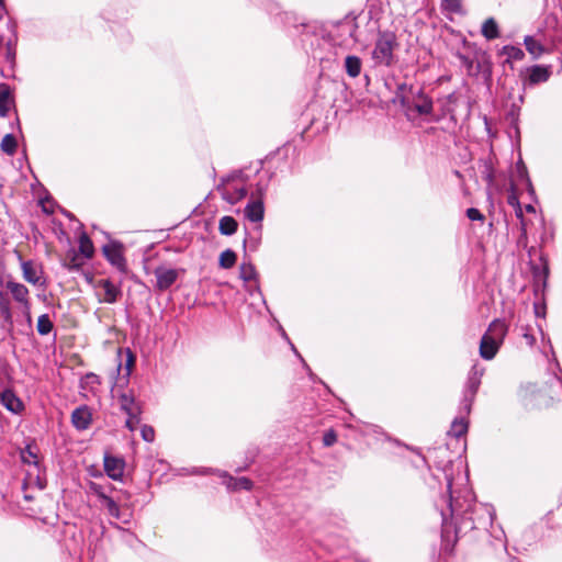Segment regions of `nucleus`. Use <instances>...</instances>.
<instances>
[{
	"label": "nucleus",
	"mask_w": 562,
	"mask_h": 562,
	"mask_svg": "<svg viewBox=\"0 0 562 562\" xmlns=\"http://www.w3.org/2000/svg\"><path fill=\"white\" fill-rule=\"evenodd\" d=\"M449 470H451L450 463ZM443 472L448 494L441 498L445 503V507L440 508L441 538L443 542L448 543L452 541V533L457 539L473 529L487 528L493 522L494 509L490 505L476 504L468 498L461 502L459 496H454L453 480L448 473L447 467Z\"/></svg>",
	"instance_id": "f257e3e1"
},
{
	"label": "nucleus",
	"mask_w": 562,
	"mask_h": 562,
	"mask_svg": "<svg viewBox=\"0 0 562 562\" xmlns=\"http://www.w3.org/2000/svg\"><path fill=\"white\" fill-rule=\"evenodd\" d=\"M268 184V178H260L254 184L244 169H237L223 177L216 189L231 206L238 205L235 211H265Z\"/></svg>",
	"instance_id": "f03ea898"
},
{
	"label": "nucleus",
	"mask_w": 562,
	"mask_h": 562,
	"mask_svg": "<svg viewBox=\"0 0 562 562\" xmlns=\"http://www.w3.org/2000/svg\"><path fill=\"white\" fill-rule=\"evenodd\" d=\"M482 177L486 182L487 195L491 207H495V194H504L506 202L514 211H522L518 193L512 181H508L505 175L497 173L491 161L486 160L483 165Z\"/></svg>",
	"instance_id": "7ed1b4c3"
},
{
	"label": "nucleus",
	"mask_w": 562,
	"mask_h": 562,
	"mask_svg": "<svg viewBox=\"0 0 562 562\" xmlns=\"http://www.w3.org/2000/svg\"><path fill=\"white\" fill-rule=\"evenodd\" d=\"M516 217L519 220L521 234L519 237V244H526L528 236L536 238V232H533V226L541 228L539 234V244L543 246L550 243L554 237V229L552 224L547 223L543 216V213H530L531 217H526V213H515Z\"/></svg>",
	"instance_id": "20e7f679"
},
{
	"label": "nucleus",
	"mask_w": 562,
	"mask_h": 562,
	"mask_svg": "<svg viewBox=\"0 0 562 562\" xmlns=\"http://www.w3.org/2000/svg\"><path fill=\"white\" fill-rule=\"evenodd\" d=\"M254 4L265 9L269 15L273 18L277 24H280L288 29H292V35L301 33V30H305L307 24L305 19L291 11H281V7L274 0H250Z\"/></svg>",
	"instance_id": "39448f33"
},
{
	"label": "nucleus",
	"mask_w": 562,
	"mask_h": 562,
	"mask_svg": "<svg viewBox=\"0 0 562 562\" xmlns=\"http://www.w3.org/2000/svg\"><path fill=\"white\" fill-rule=\"evenodd\" d=\"M398 47L395 33L379 31L371 53L375 66L392 67L396 63L394 50Z\"/></svg>",
	"instance_id": "423d86ee"
},
{
	"label": "nucleus",
	"mask_w": 562,
	"mask_h": 562,
	"mask_svg": "<svg viewBox=\"0 0 562 562\" xmlns=\"http://www.w3.org/2000/svg\"><path fill=\"white\" fill-rule=\"evenodd\" d=\"M409 95L408 104L404 106L407 119H412L415 115H431L434 113V101L431 97L425 93L424 88H416Z\"/></svg>",
	"instance_id": "0eeeda50"
},
{
	"label": "nucleus",
	"mask_w": 562,
	"mask_h": 562,
	"mask_svg": "<svg viewBox=\"0 0 562 562\" xmlns=\"http://www.w3.org/2000/svg\"><path fill=\"white\" fill-rule=\"evenodd\" d=\"M92 491L94 492L99 502L108 510V514L111 517L121 520L123 524H130L132 515L122 513L119 506V503H121L124 498L130 497L128 494H123L122 496H117L116 498H114L106 495L103 488L97 484L92 485Z\"/></svg>",
	"instance_id": "6e6552de"
},
{
	"label": "nucleus",
	"mask_w": 562,
	"mask_h": 562,
	"mask_svg": "<svg viewBox=\"0 0 562 562\" xmlns=\"http://www.w3.org/2000/svg\"><path fill=\"white\" fill-rule=\"evenodd\" d=\"M550 65H532L520 70L519 77L525 87L547 82L552 74Z\"/></svg>",
	"instance_id": "1a4fd4ad"
},
{
	"label": "nucleus",
	"mask_w": 562,
	"mask_h": 562,
	"mask_svg": "<svg viewBox=\"0 0 562 562\" xmlns=\"http://www.w3.org/2000/svg\"><path fill=\"white\" fill-rule=\"evenodd\" d=\"M105 259L120 272H126L127 265L123 252V245L120 241H111L102 247Z\"/></svg>",
	"instance_id": "9d476101"
},
{
	"label": "nucleus",
	"mask_w": 562,
	"mask_h": 562,
	"mask_svg": "<svg viewBox=\"0 0 562 562\" xmlns=\"http://www.w3.org/2000/svg\"><path fill=\"white\" fill-rule=\"evenodd\" d=\"M21 269L26 282L40 288L46 286V280L41 266L35 265L32 260H25L21 262Z\"/></svg>",
	"instance_id": "9b49d317"
},
{
	"label": "nucleus",
	"mask_w": 562,
	"mask_h": 562,
	"mask_svg": "<svg viewBox=\"0 0 562 562\" xmlns=\"http://www.w3.org/2000/svg\"><path fill=\"white\" fill-rule=\"evenodd\" d=\"M179 270L159 266L154 270L156 277V289L159 291L168 290L179 278Z\"/></svg>",
	"instance_id": "f8f14e48"
},
{
	"label": "nucleus",
	"mask_w": 562,
	"mask_h": 562,
	"mask_svg": "<svg viewBox=\"0 0 562 562\" xmlns=\"http://www.w3.org/2000/svg\"><path fill=\"white\" fill-rule=\"evenodd\" d=\"M13 327L14 322L10 299L4 292L0 291V328L8 333H12Z\"/></svg>",
	"instance_id": "ddd939ff"
},
{
	"label": "nucleus",
	"mask_w": 562,
	"mask_h": 562,
	"mask_svg": "<svg viewBox=\"0 0 562 562\" xmlns=\"http://www.w3.org/2000/svg\"><path fill=\"white\" fill-rule=\"evenodd\" d=\"M0 403L12 414H21L24 409L23 401L12 389H5L0 394Z\"/></svg>",
	"instance_id": "4468645a"
},
{
	"label": "nucleus",
	"mask_w": 562,
	"mask_h": 562,
	"mask_svg": "<svg viewBox=\"0 0 562 562\" xmlns=\"http://www.w3.org/2000/svg\"><path fill=\"white\" fill-rule=\"evenodd\" d=\"M104 471L112 480H119L123 476L125 462L122 458L105 454L103 460Z\"/></svg>",
	"instance_id": "2eb2a0df"
},
{
	"label": "nucleus",
	"mask_w": 562,
	"mask_h": 562,
	"mask_svg": "<svg viewBox=\"0 0 562 562\" xmlns=\"http://www.w3.org/2000/svg\"><path fill=\"white\" fill-rule=\"evenodd\" d=\"M92 422V414L87 405H82L74 409L71 414V423L78 430H86Z\"/></svg>",
	"instance_id": "dca6fc26"
},
{
	"label": "nucleus",
	"mask_w": 562,
	"mask_h": 562,
	"mask_svg": "<svg viewBox=\"0 0 562 562\" xmlns=\"http://www.w3.org/2000/svg\"><path fill=\"white\" fill-rule=\"evenodd\" d=\"M119 404L121 411L130 417H137L142 414L140 405L135 401L132 393H121L119 395Z\"/></svg>",
	"instance_id": "f3484780"
},
{
	"label": "nucleus",
	"mask_w": 562,
	"mask_h": 562,
	"mask_svg": "<svg viewBox=\"0 0 562 562\" xmlns=\"http://www.w3.org/2000/svg\"><path fill=\"white\" fill-rule=\"evenodd\" d=\"M502 342L484 334L480 341V356L484 360H492L498 352Z\"/></svg>",
	"instance_id": "a211bd4d"
},
{
	"label": "nucleus",
	"mask_w": 562,
	"mask_h": 562,
	"mask_svg": "<svg viewBox=\"0 0 562 562\" xmlns=\"http://www.w3.org/2000/svg\"><path fill=\"white\" fill-rule=\"evenodd\" d=\"M14 105L13 89L4 82H0V116L9 114L10 106Z\"/></svg>",
	"instance_id": "6ab92c4d"
},
{
	"label": "nucleus",
	"mask_w": 562,
	"mask_h": 562,
	"mask_svg": "<svg viewBox=\"0 0 562 562\" xmlns=\"http://www.w3.org/2000/svg\"><path fill=\"white\" fill-rule=\"evenodd\" d=\"M5 288L12 294V297L20 305L31 303L29 297V289L19 282L8 281Z\"/></svg>",
	"instance_id": "aec40b11"
},
{
	"label": "nucleus",
	"mask_w": 562,
	"mask_h": 562,
	"mask_svg": "<svg viewBox=\"0 0 562 562\" xmlns=\"http://www.w3.org/2000/svg\"><path fill=\"white\" fill-rule=\"evenodd\" d=\"M99 286L104 290L105 296L103 299V302L113 304L115 303L119 297L122 295V290L119 285H115L111 280L109 279H102L99 281Z\"/></svg>",
	"instance_id": "412c9836"
},
{
	"label": "nucleus",
	"mask_w": 562,
	"mask_h": 562,
	"mask_svg": "<svg viewBox=\"0 0 562 562\" xmlns=\"http://www.w3.org/2000/svg\"><path fill=\"white\" fill-rule=\"evenodd\" d=\"M415 89L416 88L413 85H408L406 82H395V98L393 99V102H398L404 109V106L408 104V99L411 97L409 94H412Z\"/></svg>",
	"instance_id": "4be33fe9"
},
{
	"label": "nucleus",
	"mask_w": 562,
	"mask_h": 562,
	"mask_svg": "<svg viewBox=\"0 0 562 562\" xmlns=\"http://www.w3.org/2000/svg\"><path fill=\"white\" fill-rule=\"evenodd\" d=\"M507 331H508V326L506 325L505 321L494 319L490 324L485 334L490 335V337H492L503 344V341L507 335Z\"/></svg>",
	"instance_id": "5701e85b"
},
{
	"label": "nucleus",
	"mask_w": 562,
	"mask_h": 562,
	"mask_svg": "<svg viewBox=\"0 0 562 562\" xmlns=\"http://www.w3.org/2000/svg\"><path fill=\"white\" fill-rule=\"evenodd\" d=\"M346 74L350 78H356L360 75L362 68L361 58L356 55H347L344 63Z\"/></svg>",
	"instance_id": "b1692460"
},
{
	"label": "nucleus",
	"mask_w": 562,
	"mask_h": 562,
	"mask_svg": "<svg viewBox=\"0 0 562 562\" xmlns=\"http://www.w3.org/2000/svg\"><path fill=\"white\" fill-rule=\"evenodd\" d=\"M223 476L225 479H227L225 481L226 485H227V488L228 490H232V491H239V490H245V491H250L252 488V481L249 480L248 477H238V479H235L231 475H227L226 473H223Z\"/></svg>",
	"instance_id": "393cba45"
},
{
	"label": "nucleus",
	"mask_w": 562,
	"mask_h": 562,
	"mask_svg": "<svg viewBox=\"0 0 562 562\" xmlns=\"http://www.w3.org/2000/svg\"><path fill=\"white\" fill-rule=\"evenodd\" d=\"M524 45L527 52L532 56V59H538L546 53V47L531 35L525 36Z\"/></svg>",
	"instance_id": "a878e982"
},
{
	"label": "nucleus",
	"mask_w": 562,
	"mask_h": 562,
	"mask_svg": "<svg viewBox=\"0 0 562 562\" xmlns=\"http://www.w3.org/2000/svg\"><path fill=\"white\" fill-rule=\"evenodd\" d=\"M85 258L75 250L67 252L63 266L69 271H78L85 265Z\"/></svg>",
	"instance_id": "bb28decb"
},
{
	"label": "nucleus",
	"mask_w": 562,
	"mask_h": 562,
	"mask_svg": "<svg viewBox=\"0 0 562 562\" xmlns=\"http://www.w3.org/2000/svg\"><path fill=\"white\" fill-rule=\"evenodd\" d=\"M469 427L468 417L464 416H457L450 427V430L448 431V435L460 438L463 435L467 434Z\"/></svg>",
	"instance_id": "cd10ccee"
},
{
	"label": "nucleus",
	"mask_w": 562,
	"mask_h": 562,
	"mask_svg": "<svg viewBox=\"0 0 562 562\" xmlns=\"http://www.w3.org/2000/svg\"><path fill=\"white\" fill-rule=\"evenodd\" d=\"M499 55H505L506 59L505 63L510 64L513 60H521L525 57L524 50L514 45H505L499 50Z\"/></svg>",
	"instance_id": "c85d7f7f"
},
{
	"label": "nucleus",
	"mask_w": 562,
	"mask_h": 562,
	"mask_svg": "<svg viewBox=\"0 0 562 562\" xmlns=\"http://www.w3.org/2000/svg\"><path fill=\"white\" fill-rule=\"evenodd\" d=\"M482 34L486 40H495L499 36V29L493 18H488L482 25Z\"/></svg>",
	"instance_id": "c756f323"
},
{
	"label": "nucleus",
	"mask_w": 562,
	"mask_h": 562,
	"mask_svg": "<svg viewBox=\"0 0 562 562\" xmlns=\"http://www.w3.org/2000/svg\"><path fill=\"white\" fill-rule=\"evenodd\" d=\"M79 254L85 259L92 258V256L94 254L93 244H92L91 239L86 234H82L79 238Z\"/></svg>",
	"instance_id": "7c9ffc66"
},
{
	"label": "nucleus",
	"mask_w": 562,
	"mask_h": 562,
	"mask_svg": "<svg viewBox=\"0 0 562 562\" xmlns=\"http://www.w3.org/2000/svg\"><path fill=\"white\" fill-rule=\"evenodd\" d=\"M0 148L4 154L13 156L18 148V140L15 136L11 133L4 135L1 140Z\"/></svg>",
	"instance_id": "2f4dec72"
},
{
	"label": "nucleus",
	"mask_w": 562,
	"mask_h": 562,
	"mask_svg": "<svg viewBox=\"0 0 562 562\" xmlns=\"http://www.w3.org/2000/svg\"><path fill=\"white\" fill-rule=\"evenodd\" d=\"M218 229H220L222 235L231 236L237 229V222L232 216H224L220 221Z\"/></svg>",
	"instance_id": "473e14b6"
},
{
	"label": "nucleus",
	"mask_w": 562,
	"mask_h": 562,
	"mask_svg": "<svg viewBox=\"0 0 562 562\" xmlns=\"http://www.w3.org/2000/svg\"><path fill=\"white\" fill-rule=\"evenodd\" d=\"M475 395H470L462 391V396L459 404V416L468 417L471 413Z\"/></svg>",
	"instance_id": "72a5a7b5"
},
{
	"label": "nucleus",
	"mask_w": 562,
	"mask_h": 562,
	"mask_svg": "<svg viewBox=\"0 0 562 562\" xmlns=\"http://www.w3.org/2000/svg\"><path fill=\"white\" fill-rule=\"evenodd\" d=\"M236 252L232 249H226L220 255L218 265L223 269H231L236 263Z\"/></svg>",
	"instance_id": "f704fd0d"
},
{
	"label": "nucleus",
	"mask_w": 562,
	"mask_h": 562,
	"mask_svg": "<svg viewBox=\"0 0 562 562\" xmlns=\"http://www.w3.org/2000/svg\"><path fill=\"white\" fill-rule=\"evenodd\" d=\"M540 260L542 261V266L541 267H533L532 268V272H533V277L537 279V280H541L542 281V284L543 286L547 285V280H548V277H549V265H548V261L544 259V257L541 255L540 256Z\"/></svg>",
	"instance_id": "c9c22d12"
},
{
	"label": "nucleus",
	"mask_w": 562,
	"mask_h": 562,
	"mask_svg": "<svg viewBox=\"0 0 562 562\" xmlns=\"http://www.w3.org/2000/svg\"><path fill=\"white\" fill-rule=\"evenodd\" d=\"M54 324L48 314H42L37 319V333L42 336L49 334L53 330Z\"/></svg>",
	"instance_id": "e433bc0d"
},
{
	"label": "nucleus",
	"mask_w": 562,
	"mask_h": 562,
	"mask_svg": "<svg viewBox=\"0 0 562 562\" xmlns=\"http://www.w3.org/2000/svg\"><path fill=\"white\" fill-rule=\"evenodd\" d=\"M239 277L246 282L255 280L257 278L255 266L250 262H243L239 267Z\"/></svg>",
	"instance_id": "4c0bfd02"
},
{
	"label": "nucleus",
	"mask_w": 562,
	"mask_h": 562,
	"mask_svg": "<svg viewBox=\"0 0 562 562\" xmlns=\"http://www.w3.org/2000/svg\"><path fill=\"white\" fill-rule=\"evenodd\" d=\"M125 352V362L124 364L122 362L119 363V370L124 367V370H125V376H130L131 375V372H132V369L135 364V355L133 353V351L130 349V348H126L124 350Z\"/></svg>",
	"instance_id": "58836bf2"
},
{
	"label": "nucleus",
	"mask_w": 562,
	"mask_h": 562,
	"mask_svg": "<svg viewBox=\"0 0 562 562\" xmlns=\"http://www.w3.org/2000/svg\"><path fill=\"white\" fill-rule=\"evenodd\" d=\"M517 170H518V173L520 175L521 178H525L526 180V184H527V188H528V193L530 196H535V190H533V187L531 184V181L527 175V168L525 166V164L522 162V160H518L517 162Z\"/></svg>",
	"instance_id": "ea45409f"
},
{
	"label": "nucleus",
	"mask_w": 562,
	"mask_h": 562,
	"mask_svg": "<svg viewBox=\"0 0 562 562\" xmlns=\"http://www.w3.org/2000/svg\"><path fill=\"white\" fill-rule=\"evenodd\" d=\"M100 384H101L100 376L92 372L87 373L81 379L82 387L90 386V389L93 390L94 385H100Z\"/></svg>",
	"instance_id": "a19ab883"
},
{
	"label": "nucleus",
	"mask_w": 562,
	"mask_h": 562,
	"mask_svg": "<svg viewBox=\"0 0 562 562\" xmlns=\"http://www.w3.org/2000/svg\"><path fill=\"white\" fill-rule=\"evenodd\" d=\"M15 58H16V49H14V50H5L4 59L9 64V69L12 72V75H5L2 71V76L3 77H7V78L8 77H14L13 72H14V68H15V64H16Z\"/></svg>",
	"instance_id": "79ce46f5"
},
{
	"label": "nucleus",
	"mask_w": 562,
	"mask_h": 562,
	"mask_svg": "<svg viewBox=\"0 0 562 562\" xmlns=\"http://www.w3.org/2000/svg\"><path fill=\"white\" fill-rule=\"evenodd\" d=\"M480 385H481V381L480 380L468 378L467 382H465V385H464V389H463V392H467L470 395H475L476 396V393H477V391L480 389Z\"/></svg>",
	"instance_id": "37998d69"
},
{
	"label": "nucleus",
	"mask_w": 562,
	"mask_h": 562,
	"mask_svg": "<svg viewBox=\"0 0 562 562\" xmlns=\"http://www.w3.org/2000/svg\"><path fill=\"white\" fill-rule=\"evenodd\" d=\"M37 203L41 206V211L43 212L54 211V206L56 204V202L49 194H46L44 198H40Z\"/></svg>",
	"instance_id": "c03bdc74"
},
{
	"label": "nucleus",
	"mask_w": 562,
	"mask_h": 562,
	"mask_svg": "<svg viewBox=\"0 0 562 562\" xmlns=\"http://www.w3.org/2000/svg\"><path fill=\"white\" fill-rule=\"evenodd\" d=\"M22 460L24 463L37 464V456L30 446L22 451Z\"/></svg>",
	"instance_id": "a18cd8bd"
},
{
	"label": "nucleus",
	"mask_w": 562,
	"mask_h": 562,
	"mask_svg": "<svg viewBox=\"0 0 562 562\" xmlns=\"http://www.w3.org/2000/svg\"><path fill=\"white\" fill-rule=\"evenodd\" d=\"M140 436L146 442H153L155 440V430L149 425H143L140 428Z\"/></svg>",
	"instance_id": "49530a36"
},
{
	"label": "nucleus",
	"mask_w": 562,
	"mask_h": 562,
	"mask_svg": "<svg viewBox=\"0 0 562 562\" xmlns=\"http://www.w3.org/2000/svg\"><path fill=\"white\" fill-rule=\"evenodd\" d=\"M337 441V434L334 429L327 430L323 436V443L325 447H330Z\"/></svg>",
	"instance_id": "de8ad7c7"
},
{
	"label": "nucleus",
	"mask_w": 562,
	"mask_h": 562,
	"mask_svg": "<svg viewBox=\"0 0 562 562\" xmlns=\"http://www.w3.org/2000/svg\"><path fill=\"white\" fill-rule=\"evenodd\" d=\"M21 314L29 327L32 326L31 303L20 305Z\"/></svg>",
	"instance_id": "09e8293b"
},
{
	"label": "nucleus",
	"mask_w": 562,
	"mask_h": 562,
	"mask_svg": "<svg viewBox=\"0 0 562 562\" xmlns=\"http://www.w3.org/2000/svg\"><path fill=\"white\" fill-rule=\"evenodd\" d=\"M483 374H484V368L479 367L477 364H474L471 368L468 378H472V379H476V380L481 381Z\"/></svg>",
	"instance_id": "8fccbe9b"
},
{
	"label": "nucleus",
	"mask_w": 562,
	"mask_h": 562,
	"mask_svg": "<svg viewBox=\"0 0 562 562\" xmlns=\"http://www.w3.org/2000/svg\"><path fill=\"white\" fill-rule=\"evenodd\" d=\"M522 336L526 339V342L532 347L536 344V337L530 333L529 326L521 327Z\"/></svg>",
	"instance_id": "3c124183"
},
{
	"label": "nucleus",
	"mask_w": 562,
	"mask_h": 562,
	"mask_svg": "<svg viewBox=\"0 0 562 562\" xmlns=\"http://www.w3.org/2000/svg\"><path fill=\"white\" fill-rule=\"evenodd\" d=\"M140 423V416L137 417H130L127 416L125 422V427L130 429L131 431H134L136 429V426Z\"/></svg>",
	"instance_id": "603ef678"
},
{
	"label": "nucleus",
	"mask_w": 562,
	"mask_h": 562,
	"mask_svg": "<svg viewBox=\"0 0 562 562\" xmlns=\"http://www.w3.org/2000/svg\"><path fill=\"white\" fill-rule=\"evenodd\" d=\"M245 215L249 222L258 224L263 220L265 213H245Z\"/></svg>",
	"instance_id": "864d4df0"
},
{
	"label": "nucleus",
	"mask_w": 562,
	"mask_h": 562,
	"mask_svg": "<svg viewBox=\"0 0 562 562\" xmlns=\"http://www.w3.org/2000/svg\"><path fill=\"white\" fill-rule=\"evenodd\" d=\"M467 216L471 222H480L481 224L487 220L485 213H467Z\"/></svg>",
	"instance_id": "5fc2aeb1"
},
{
	"label": "nucleus",
	"mask_w": 562,
	"mask_h": 562,
	"mask_svg": "<svg viewBox=\"0 0 562 562\" xmlns=\"http://www.w3.org/2000/svg\"><path fill=\"white\" fill-rule=\"evenodd\" d=\"M533 310H535V315L537 317H544L546 316V306L544 305H540L538 303H535Z\"/></svg>",
	"instance_id": "6e6d98bb"
},
{
	"label": "nucleus",
	"mask_w": 562,
	"mask_h": 562,
	"mask_svg": "<svg viewBox=\"0 0 562 562\" xmlns=\"http://www.w3.org/2000/svg\"><path fill=\"white\" fill-rule=\"evenodd\" d=\"M8 30L12 33L13 37L16 38V23L12 20L8 22Z\"/></svg>",
	"instance_id": "4d7b16f0"
},
{
	"label": "nucleus",
	"mask_w": 562,
	"mask_h": 562,
	"mask_svg": "<svg viewBox=\"0 0 562 562\" xmlns=\"http://www.w3.org/2000/svg\"><path fill=\"white\" fill-rule=\"evenodd\" d=\"M15 42L16 40H9L7 43H5V50H14L15 49Z\"/></svg>",
	"instance_id": "13d9d810"
},
{
	"label": "nucleus",
	"mask_w": 562,
	"mask_h": 562,
	"mask_svg": "<svg viewBox=\"0 0 562 562\" xmlns=\"http://www.w3.org/2000/svg\"><path fill=\"white\" fill-rule=\"evenodd\" d=\"M451 9H456L460 5V0H443Z\"/></svg>",
	"instance_id": "bf43d9fd"
},
{
	"label": "nucleus",
	"mask_w": 562,
	"mask_h": 562,
	"mask_svg": "<svg viewBox=\"0 0 562 562\" xmlns=\"http://www.w3.org/2000/svg\"><path fill=\"white\" fill-rule=\"evenodd\" d=\"M519 108H517L515 104L512 105V109L509 110V116L515 119L518 116Z\"/></svg>",
	"instance_id": "052dcab7"
},
{
	"label": "nucleus",
	"mask_w": 562,
	"mask_h": 562,
	"mask_svg": "<svg viewBox=\"0 0 562 562\" xmlns=\"http://www.w3.org/2000/svg\"><path fill=\"white\" fill-rule=\"evenodd\" d=\"M392 81H395V77H394V76L386 78V79H385V81H384L385 87H386L390 91H392V89H393V88H392Z\"/></svg>",
	"instance_id": "680f3d73"
},
{
	"label": "nucleus",
	"mask_w": 562,
	"mask_h": 562,
	"mask_svg": "<svg viewBox=\"0 0 562 562\" xmlns=\"http://www.w3.org/2000/svg\"><path fill=\"white\" fill-rule=\"evenodd\" d=\"M210 469H202V470H199L196 468H194L190 473L191 474H206L209 473Z\"/></svg>",
	"instance_id": "e2e57ef3"
},
{
	"label": "nucleus",
	"mask_w": 562,
	"mask_h": 562,
	"mask_svg": "<svg viewBox=\"0 0 562 562\" xmlns=\"http://www.w3.org/2000/svg\"><path fill=\"white\" fill-rule=\"evenodd\" d=\"M524 211H536V207L532 203H527Z\"/></svg>",
	"instance_id": "0e129e2a"
},
{
	"label": "nucleus",
	"mask_w": 562,
	"mask_h": 562,
	"mask_svg": "<svg viewBox=\"0 0 562 562\" xmlns=\"http://www.w3.org/2000/svg\"><path fill=\"white\" fill-rule=\"evenodd\" d=\"M533 232H536V238H533L536 241H538L539 239V234L541 232V228L537 227V226H533Z\"/></svg>",
	"instance_id": "69168bd1"
},
{
	"label": "nucleus",
	"mask_w": 562,
	"mask_h": 562,
	"mask_svg": "<svg viewBox=\"0 0 562 562\" xmlns=\"http://www.w3.org/2000/svg\"><path fill=\"white\" fill-rule=\"evenodd\" d=\"M13 126H16V127H18V130L21 132V123H20V120H19V117H18V116H16V119H15V122H14V123H12V127H13Z\"/></svg>",
	"instance_id": "338daca9"
},
{
	"label": "nucleus",
	"mask_w": 562,
	"mask_h": 562,
	"mask_svg": "<svg viewBox=\"0 0 562 562\" xmlns=\"http://www.w3.org/2000/svg\"><path fill=\"white\" fill-rule=\"evenodd\" d=\"M301 360H302V362H303L304 367L306 368V370L308 371L310 376L312 378V376H313V373H312V371H311L310 367L306 364V362H305L302 358H301Z\"/></svg>",
	"instance_id": "774afa93"
}]
</instances>
